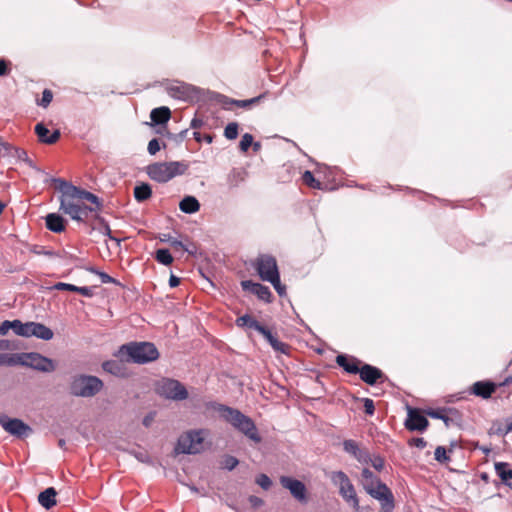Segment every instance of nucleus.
<instances>
[{
	"instance_id": "obj_24",
	"label": "nucleus",
	"mask_w": 512,
	"mask_h": 512,
	"mask_svg": "<svg viewBox=\"0 0 512 512\" xmlns=\"http://www.w3.org/2000/svg\"><path fill=\"white\" fill-rule=\"evenodd\" d=\"M495 472L498 477L508 486H512V468L509 463L506 462H496L495 463Z\"/></svg>"
},
{
	"instance_id": "obj_3",
	"label": "nucleus",
	"mask_w": 512,
	"mask_h": 512,
	"mask_svg": "<svg viewBox=\"0 0 512 512\" xmlns=\"http://www.w3.org/2000/svg\"><path fill=\"white\" fill-rule=\"evenodd\" d=\"M115 356L126 362L145 364L157 360L159 352L153 343L130 342L120 346Z\"/></svg>"
},
{
	"instance_id": "obj_1",
	"label": "nucleus",
	"mask_w": 512,
	"mask_h": 512,
	"mask_svg": "<svg viewBox=\"0 0 512 512\" xmlns=\"http://www.w3.org/2000/svg\"><path fill=\"white\" fill-rule=\"evenodd\" d=\"M101 208L102 203L95 194L93 199L81 193H66L60 196V210L76 221H84L90 213L98 212Z\"/></svg>"
},
{
	"instance_id": "obj_58",
	"label": "nucleus",
	"mask_w": 512,
	"mask_h": 512,
	"mask_svg": "<svg viewBox=\"0 0 512 512\" xmlns=\"http://www.w3.org/2000/svg\"><path fill=\"white\" fill-rule=\"evenodd\" d=\"M179 284H180V279L177 276L172 274L169 278L170 287L174 288V287H177Z\"/></svg>"
},
{
	"instance_id": "obj_25",
	"label": "nucleus",
	"mask_w": 512,
	"mask_h": 512,
	"mask_svg": "<svg viewBox=\"0 0 512 512\" xmlns=\"http://www.w3.org/2000/svg\"><path fill=\"white\" fill-rule=\"evenodd\" d=\"M56 495V490L49 487L39 494L38 501L45 509H51L56 505Z\"/></svg>"
},
{
	"instance_id": "obj_40",
	"label": "nucleus",
	"mask_w": 512,
	"mask_h": 512,
	"mask_svg": "<svg viewBox=\"0 0 512 512\" xmlns=\"http://www.w3.org/2000/svg\"><path fill=\"white\" fill-rule=\"evenodd\" d=\"M360 448V444L355 440L348 439L343 441V450L353 457L356 455L358 450H360Z\"/></svg>"
},
{
	"instance_id": "obj_19",
	"label": "nucleus",
	"mask_w": 512,
	"mask_h": 512,
	"mask_svg": "<svg viewBox=\"0 0 512 512\" xmlns=\"http://www.w3.org/2000/svg\"><path fill=\"white\" fill-rule=\"evenodd\" d=\"M336 363L349 374H357L362 366V361L353 356L340 354L336 357Z\"/></svg>"
},
{
	"instance_id": "obj_26",
	"label": "nucleus",
	"mask_w": 512,
	"mask_h": 512,
	"mask_svg": "<svg viewBox=\"0 0 512 512\" xmlns=\"http://www.w3.org/2000/svg\"><path fill=\"white\" fill-rule=\"evenodd\" d=\"M247 174L244 168H234L227 176V183L231 188H235L246 180Z\"/></svg>"
},
{
	"instance_id": "obj_48",
	"label": "nucleus",
	"mask_w": 512,
	"mask_h": 512,
	"mask_svg": "<svg viewBox=\"0 0 512 512\" xmlns=\"http://www.w3.org/2000/svg\"><path fill=\"white\" fill-rule=\"evenodd\" d=\"M53 99V94L49 89H45L42 93V98L38 102V105L42 107H47Z\"/></svg>"
},
{
	"instance_id": "obj_35",
	"label": "nucleus",
	"mask_w": 512,
	"mask_h": 512,
	"mask_svg": "<svg viewBox=\"0 0 512 512\" xmlns=\"http://www.w3.org/2000/svg\"><path fill=\"white\" fill-rule=\"evenodd\" d=\"M155 259L163 265H170L173 262V257L168 249H158L155 253Z\"/></svg>"
},
{
	"instance_id": "obj_17",
	"label": "nucleus",
	"mask_w": 512,
	"mask_h": 512,
	"mask_svg": "<svg viewBox=\"0 0 512 512\" xmlns=\"http://www.w3.org/2000/svg\"><path fill=\"white\" fill-rule=\"evenodd\" d=\"M241 286L244 290H248L253 294H256L259 299L266 302L271 301L272 293L267 286L260 283H254L251 280L242 281Z\"/></svg>"
},
{
	"instance_id": "obj_9",
	"label": "nucleus",
	"mask_w": 512,
	"mask_h": 512,
	"mask_svg": "<svg viewBox=\"0 0 512 512\" xmlns=\"http://www.w3.org/2000/svg\"><path fill=\"white\" fill-rule=\"evenodd\" d=\"M157 393L166 399L181 401L188 397V391L185 386L174 379H163L157 384Z\"/></svg>"
},
{
	"instance_id": "obj_21",
	"label": "nucleus",
	"mask_w": 512,
	"mask_h": 512,
	"mask_svg": "<svg viewBox=\"0 0 512 512\" xmlns=\"http://www.w3.org/2000/svg\"><path fill=\"white\" fill-rule=\"evenodd\" d=\"M497 385L491 381H477L472 386V393L483 399H488L495 392Z\"/></svg>"
},
{
	"instance_id": "obj_49",
	"label": "nucleus",
	"mask_w": 512,
	"mask_h": 512,
	"mask_svg": "<svg viewBox=\"0 0 512 512\" xmlns=\"http://www.w3.org/2000/svg\"><path fill=\"white\" fill-rule=\"evenodd\" d=\"M369 464L376 470L381 471L384 467V459L380 456H374L373 458L370 456Z\"/></svg>"
},
{
	"instance_id": "obj_34",
	"label": "nucleus",
	"mask_w": 512,
	"mask_h": 512,
	"mask_svg": "<svg viewBox=\"0 0 512 512\" xmlns=\"http://www.w3.org/2000/svg\"><path fill=\"white\" fill-rule=\"evenodd\" d=\"M96 219L101 224L100 231L103 235L107 236L110 240L115 241L117 246H120V239L112 236V232L110 229L109 224L105 221L104 218L100 217L99 215H96Z\"/></svg>"
},
{
	"instance_id": "obj_45",
	"label": "nucleus",
	"mask_w": 512,
	"mask_h": 512,
	"mask_svg": "<svg viewBox=\"0 0 512 512\" xmlns=\"http://www.w3.org/2000/svg\"><path fill=\"white\" fill-rule=\"evenodd\" d=\"M253 144V136L249 133H245L239 143V148L242 152H247L249 147Z\"/></svg>"
},
{
	"instance_id": "obj_43",
	"label": "nucleus",
	"mask_w": 512,
	"mask_h": 512,
	"mask_svg": "<svg viewBox=\"0 0 512 512\" xmlns=\"http://www.w3.org/2000/svg\"><path fill=\"white\" fill-rule=\"evenodd\" d=\"M354 458L361 464H369L370 462V454L364 447H361L360 450H358Z\"/></svg>"
},
{
	"instance_id": "obj_44",
	"label": "nucleus",
	"mask_w": 512,
	"mask_h": 512,
	"mask_svg": "<svg viewBox=\"0 0 512 512\" xmlns=\"http://www.w3.org/2000/svg\"><path fill=\"white\" fill-rule=\"evenodd\" d=\"M255 482L264 490H269L272 486V481L266 474H259Z\"/></svg>"
},
{
	"instance_id": "obj_31",
	"label": "nucleus",
	"mask_w": 512,
	"mask_h": 512,
	"mask_svg": "<svg viewBox=\"0 0 512 512\" xmlns=\"http://www.w3.org/2000/svg\"><path fill=\"white\" fill-rule=\"evenodd\" d=\"M151 195H152L151 187L146 183L137 185L134 188V197L138 202H143V201L149 199L151 197Z\"/></svg>"
},
{
	"instance_id": "obj_63",
	"label": "nucleus",
	"mask_w": 512,
	"mask_h": 512,
	"mask_svg": "<svg viewBox=\"0 0 512 512\" xmlns=\"http://www.w3.org/2000/svg\"><path fill=\"white\" fill-rule=\"evenodd\" d=\"M160 239L161 241L168 242L170 244V241L173 240L174 238L171 237L170 235H163V237H161Z\"/></svg>"
},
{
	"instance_id": "obj_32",
	"label": "nucleus",
	"mask_w": 512,
	"mask_h": 512,
	"mask_svg": "<svg viewBox=\"0 0 512 512\" xmlns=\"http://www.w3.org/2000/svg\"><path fill=\"white\" fill-rule=\"evenodd\" d=\"M22 354H0V365L1 366H15L18 364L22 365Z\"/></svg>"
},
{
	"instance_id": "obj_37",
	"label": "nucleus",
	"mask_w": 512,
	"mask_h": 512,
	"mask_svg": "<svg viewBox=\"0 0 512 512\" xmlns=\"http://www.w3.org/2000/svg\"><path fill=\"white\" fill-rule=\"evenodd\" d=\"M426 414L431 418L443 420L446 426H449V422L451 421L445 409H429L426 411Z\"/></svg>"
},
{
	"instance_id": "obj_59",
	"label": "nucleus",
	"mask_w": 512,
	"mask_h": 512,
	"mask_svg": "<svg viewBox=\"0 0 512 512\" xmlns=\"http://www.w3.org/2000/svg\"><path fill=\"white\" fill-rule=\"evenodd\" d=\"M153 420H154V414L150 413V414H148L147 416L144 417L143 425L146 426V427H149L151 425V423L153 422Z\"/></svg>"
},
{
	"instance_id": "obj_38",
	"label": "nucleus",
	"mask_w": 512,
	"mask_h": 512,
	"mask_svg": "<svg viewBox=\"0 0 512 512\" xmlns=\"http://www.w3.org/2000/svg\"><path fill=\"white\" fill-rule=\"evenodd\" d=\"M263 97H264L263 95H260V96L253 97L251 99H246V100H232L231 103L239 108L248 109V108L252 107L253 105L258 104Z\"/></svg>"
},
{
	"instance_id": "obj_7",
	"label": "nucleus",
	"mask_w": 512,
	"mask_h": 512,
	"mask_svg": "<svg viewBox=\"0 0 512 512\" xmlns=\"http://www.w3.org/2000/svg\"><path fill=\"white\" fill-rule=\"evenodd\" d=\"M206 435L207 431L204 429L188 431L179 437L176 450L185 454L199 453L203 450Z\"/></svg>"
},
{
	"instance_id": "obj_11",
	"label": "nucleus",
	"mask_w": 512,
	"mask_h": 512,
	"mask_svg": "<svg viewBox=\"0 0 512 512\" xmlns=\"http://www.w3.org/2000/svg\"><path fill=\"white\" fill-rule=\"evenodd\" d=\"M255 267L263 281L277 280V276H279L276 259L270 255H260L256 260Z\"/></svg>"
},
{
	"instance_id": "obj_42",
	"label": "nucleus",
	"mask_w": 512,
	"mask_h": 512,
	"mask_svg": "<svg viewBox=\"0 0 512 512\" xmlns=\"http://www.w3.org/2000/svg\"><path fill=\"white\" fill-rule=\"evenodd\" d=\"M224 136L229 140H234L238 136V124L236 122L229 123L224 130Z\"/></svg>"
},
{
	"instance_id": "obj_14",
	"label": "nucleus",
	"mask_w": 512,
	"mask_h": 512,
	"mask_svg": "<svg viewBox=\"0 0 512 512\" xmlns=\"http://www.w3.org/2000/svg\"><path fill=\"white\" fill-rule=\"evenodd\" d=\"M279 480L283 488L289 490L298 502L306 503L308 501L307 488L302 481L289 476H281Z\"/></svg>"
},
{
	"instance_id": "obj_54",
	"label": "nucleus",
	"mask_w": 512,
	"mask_h": 512,
	"mask_svg": "<svg viewBox=\"0 0 512 512\" xmlns=\"http://www.w3.org/2000/svg\"><path fill=\"white\" fill-rule=\"evenodd\" d=\"M409 445L415 446L419 449H423L426 447L427 442L424 440V438L416 437V438H412L411 440H409Z\"/></svg>"
},
{
	"instance_id": "obj_13",
	"label": "nucleus",
	"mask_w": 512,
	"mask_h": 512,
	"mask_svg": "<svg viewBox=\"0 0 512 512\" xmlns=\"http://www.w3.org/2000/svg\"><path fill=\"white\" fill-rule=\"evenodd\" d=\"M22 365L31 367L41 372H52L55 370V364L50 358L44 357L39 353H22Z\"/></svg>"
},
{
	"instance_id": "obj_64",
	"label": "nucleus",
	"mask_w": 512,
	"mask_h": 512,
	"mask_svg": "<svg viewBox=\"0 0 512 512\" xmlns=\"http://www.w3.org/2000/svg\"><path fill=\"white\" fill-rule=\"evenodd\" d=\"M496 433H497V434H500V435H505V434H506V433H505V429H503V428H501V427H498V428L496 429Z\"/></svg>"
},
{
	"instance_id": "obj_47",
	"label": "nucleus",
	"mask_w": 512,
	"mask_h": 512,
	"mask_svg": "<svg viewBox=\"0 0 512 512\" xmlns=\"http://www.w3.org/2000/svg\"><path fill=\"white\" fill-rule=\"evenodd\" d=\"M238 460L234 456H226L222 462L223 468L231 471L238 465Z\"/></svg>"
},
{
	"instance_id": "obj_53",
	"label": "nucleus",
	"mask_w": 512,
	"mask_h": 512,
	"mask_svg": "<svg viewBox=\"0 0 512 512\" xmlns=\"http://www.w3.org/2000/svg\"><path fill=\"white\" fill-rule=\"evenodd\" d=\"M147 149L151 155H155L160 150V143L158 139L154 138L150 140Z\"/></svg>"
},
{
	"instance_id": "obj_61",
	"label": "nucleus",
	"mask_w": 512,
	"mask_h": 512,
	"mask_svg": "<svg viewBox=\"0 0 512 512\" xmlns=\"http://www.w3.org/2000/svg\"><path fill=\"white\" fill-rule=\"evenodd\" d=\"M11 348L10 342L8 340L0 341V350H8Z\"/></svg>"
},
{
	"instance_id": "obj_52",
	"label": "nucleus",
	"mask_w": 512,
	"mask_h": 512,
	"mask_svg": "<svg viewBox=\"0 0 512 512\" xmlns=\"http://www.w3.org/2000/svg\"><path fill=\"white\" fill-rule=\"evenodd\" d=\"M54 288L56 290H67V291H71V292H76L77 290V286L73 285V284H69V283H64V282H58L54 285Z\"/></svg>"
},
{
	"instance_id": "obj_56",
	"label": "nucleus",
	"mask_w": 512,
	"mask_h": 512,
	"mask_svg": "<svg viewBox=\"0 0 512 512\" xmlns=\"http://www.w3.org/2000/svg\"><path fill=\"white\" fill-rule=\"evenodd\" d=\"M249 502L253 507H259L263 505V500L257 496H250Z\"/></svg>"
},
{
	"instance_id": "obj_50",
	"label": "nucleus",
	"mask_w": 512,
	"mask_h": 512,
	"mask_svg": "<svg viewBox=\"0 0 512 512\" xmlns=\"http://www.w3.org/2000/svg\"><path fill=\"white\" fill-rule=\"evenodd\" d=\"M269 282L273 285L274 289L277 291V293H278L280 296L285 295V293H286V287H285V285H282V284H281V281H280V275H279V276H277V280H272V281H269Z\"/></svg>"
},
{
	"instance_id": "obj_39",
	"label": "nucleus",
	"mask_w": 512,
	"mask_h": 512,
	"mask_svg": "<svg viewBox=\"0 0 512 512\" xmlns=\"http://www.w3.org/2000/svg\"><path fill=\"white\" fill-rule=\"evenodd\" d=\"M18 325H20V320L3 321L2 323H0V334L5 335L10 329H12L14 333L17 335Z\"/></svg>"
},
{
	"instance_id": "obj_2",
	"label": "nucleus",
	"mask_w": 512,
	"mask_h": 512,
	"mask_svg": "<svg viewBox=\"0 0 512 512\" xmlns=\"http://www.w3.org/2000/svg\"><path fill=\"white\" fill-rule=\"evenodd\" d=\"M209 407L220 413L221 417L230 423L235 429L243 433L255 443L261 442V437L253 420L241 411L223 404L212 402Z\"/></svg>"
},
{
	"instance_id": "obj_23",
	"label": "nucleus",
	"mask_w": 512,
	"mask_h": 512,
	"mask_svg": "<svg viewBox=\"0 0 512 512\" xmlns=\"http://www.w3.org/2000/svg\"><path fill=\"white\" fill-rule=\"evenodd\" d=\"M263 337L268 341V343L272 346V348L276 352H280L282 354H288L290 351V346L287 343L280 341L276 336H274L271 331L267 328L264 329V332L261 333Z\"/></svg>"
},
{
	"instance_id": "obj_62",
	"label": "nucleus",
	"mask_w": 512,
	"mask_h": 512,
	"mask_svg": "<svg viewBox=\"0 0 512 512\" xmlns=\"http://www.w3.org/2000/svg\"><path fill=\"white\" fill-rule=\"evenodd\" d=\"M512 432V419L507 420V424L505 427V433Z\"/></svg>"
},
{
	"instance_id": "obj_57",
	"label": "nucleus",
	"mask_w": 512,
	"mask_h": 512,
	"mask_svg": "<svg viewBox=\"0 0 512 512\" xmlns=\"http://www.w3.org/2000/svg\"><path fill=\"white\" fill-rule=\"evenodd\" d=\"M99 276L101 278V281L102 283H114L115 280L114 278H112L111 276H109L108 274L104 273V272H100L99 273Z\"/></svg>"
},
{
	"instance_id": "obj_16",
	"label": "nucleus",
	"mask_w": 512,
	"mask_h": 512,
	"mask_svg": "<svg viewBox=\"0 0 512 512\" xmlns=\"http://www.w3.org/2000/svg\"><path fill=\"white\" fill-rule=\"evenodd\" d=\"M360 379L368 385H375L384 378V373L377 367L370 364H362L358 373Z\"/></svg>"
},
{
	"instance_id": "obj_12",
	"label": "nucleus",
	"mask_w": 512,
	"mask_h": 512,
	"mask_svg": "<svg viewBox=\"0 0 512 512\" xmlns=\"http://www.w3.org/2000/svg\"><path fill=\"white\" fill-rule=\"evenodd\" d=\"M0 425L9 434L22 438L31 433L29 425L18 418H10L5 414H0Z\"/></svg>"
},
{
	"instance_id": "obj_18",
	"label": "nucleus",
	"mask_w": 512,
	"mask_h": 512,
	"mask_svg": "<svg viewBox=\"0 0 512 512\" xmlns=\"http://www.w3.org/2000/svg\"><path fill=\"white\" fill-rule=\"evenodd\" d=\"M124 362H126V360H121L120 358H118V360H108L103 362L102 368L105 372L114 376L126 378L129 376V372Z\"/></svg>"
},
{
	"instance_id": "obj_10",
	"label": "nucleus",
	"mask_w": 512,
	"mask_h": 512,
	"mask_svg": "<svg viewBox=\"0 0 512 512\" xmlns=\"http://www.w3.org/2000/svg\"><path fill=\"white\" fill-rule=\"evenodd\" d=\"M17 335L23 337H36L42 340H51L54 336L53 331L42 323L26 322L18 325Z\"/></svg>"
},
{
	"instance_id": "obj_20",
	"label": "nucleus",
	"mask_w": 512,
	"mask_h": 512,
	"mask_svg": "<svg viewBox=\"0 0 512 512\" xmlns=\"http://www.w3.org/2000/svg\"><path fill=\"white\" fill-rule=\"evenodd\" d=\"M35 133L39 141L45 144H54L60 138L59 130H55L54 132L50 133L48 128L42 123H38L35 126Z\"/></svg>"
},
{
	"instance_id": "obj_4",
	"label": "nucleus",
	"mask_w": 512,
	"mask_h": 512,
	"mask_svg": "<svg viewBox=\"0 0 512 512\" xmlns=\"http://www.w3.org/2000/svg\"><path fill=\"white\" fill-rule=\"evenodd\" d=\"M188 169V165L184 162H157L147 166L146 172L150 179L165 183L178 175H183Z\"/></svg>"
},
{
	"instance_id": "obj_29",
	"label": "nucleus",
	"mask_w": 512,
	"mask_h": 512,
	"mask_svg": "<svg viewBox=\"0 0 512 512\" xmlns=\"http://www.w3.org/2000/svg\"><path fill=\"white\" fill-rule=\"evenodd\" d=\"M179 208L184 213L192 214L199 211L200 203L195 197L186 196L179 203Z\"/></svg>"
},
{
	"instance_id": "obj_22",
	"label": "nucleus",
	"mask_w": 512,
	"mask_h": 512,
	"mask_svg": "<svg viewBox=\"0 0 512 512\" xmlns=\"http://www.w3.org/2000/svg\"><path fill=\"white\" fill-rule=\"evenodd\" d=\"M53 182L55 183L56 189H58L61 192V196L66 195V193H69V194L81 193L84 196H87L88 198L90 197L91 199H93V193L83 190V189H80V188L68 183L67 181H65L63 179L56 178V179H53Z\"/></svg>"
},
{
	"instance_id": "obj_55",
	"label": "nucleus",
	"mask_w": 512,
	"mask_h": 512,
	"mask_svg": "<svg viewBox=\"0 0 512 512\" xmlns=\"http://www.w3.org/2000/svg\"><path fill=\"white\" fill-rule=\"evenodd\" d=\"M76 292L85 297H91L93 295L92 289L87 286H83V287L77 286Z\"/></svg>"
},
{
	"instance_id": "obj_8",
	"label": "nucleus",
	"mask_w": 512,
	"mask_h": 512,
	"mask_svg": "<svg viewBox=\"0 0 512 512\" xmlns=\"http://www.w3.org/2000/svg\"><path fill=\"white\" fill-rule=\"evenodd\" d=\"M365 491L374 499L380 501L381 510L383 512H392L394 509V496L392 491L388 488V486L381 482L376 481V484L373 485V482H367L363 484Z\"/></svg>"
},
{
	"instance_id": "obj_15",
	"label": "nucleus",
	"mask_w": 512,
	"mask_h": 512,
	"mask_svg": "<svg viewBox=\"0 0 512 512\" xmlns=\"http://www.w3.org/2000/svg\"><path fill=\"white\" fill-rule=\"evenodd\" d=\"M428 425L427 418L418 409L408 408V416L405 421L406 429L423 432L427 429Z\"/></svg>"
},
{
	"instance_id": "obj_36",
	"label": "nucleus",
	"mask_w": 512,
	"mask_h": 512,
	"mask_svg": "<svg viewBox=\"0 0 512 512\" xmlns=\"http://www.w3.org/2000/svg\"><path fill=\"white\" fill-rule=\"evenodd\" d=\"M170 246L175 251H183V252H188L190 254L194 253V250L192 249V248H194V246L192 244L184 243L183 241L177 240L175 238L170 241Z\"/></svg>"
},
{
	"instance_id": "obj_46",
	"label": "nucleus",
	"mask_w": 512,
	"mask_h": 512,
	"mask_svg": "<svg viewBox=\"0 0 512 512\" xmlns=\"http://www.w3.org/2000/svg\"><path fill=\"white\" fill-rule=\"evenodd\" d=\"M361 476L364 480V483L373 482V485L376 484V481H380V479L374 475V473L368 468H364L362 470Z\"/></svg>"
},
{
	"instance_id": "obj_30",
	"label": "nucleus",
	"mask_w": 512,
	"mask_h": 512,
	"mask_svg": "<svg viewBox=\"0 0 512 512\" xmlns=\"http://www.w3.org/2000/svg\"><path fill=\"white\" fill-rule=\"evenodd\" d=\"M236 323L240 327H248L256 330L260 334L264 332L265 326L261 325L257 320L249 315H243L236 320Z\"/></svg>"
},
{
	"instance_id": "obj_5",
	"label": "nucleus",
	"mask_w": 512,
	"mask_h": 512,
	"mask_svg": "<svg viewBox=\"0 0 512 512\" xmlns=\"http://www.w3.org/2000/svg\"><path fill=\"white\" fill-rule=\"evenodd\" d=\"M329 479L332 484L338 487L339 495L348 503L355 511L359 510V498L356 489L349 479L348 475L341 471H332L329 473Z\"/></svg>"
},
{
	"instance_id": "obj_51",
	"label": "nucleus",
	"mask_w": 512,
	"mask_h": 512,
	"mask_svg": "<svg viewBox=\"0 0 512 512\" xmlns=\"http://www.w3.org/2000/svg\"><path fill=\"white\" fill-rule=\"evenodd\" d=\"M363 403H364L365 413L370 416L373 415L375 412L374 401L370 398H364Z\"/></svg>"
},
{
	"instance_id": "obj_27",
	"label": "nucleus",
	"mask_w": 512,
	"mask_h": 512,
	"mask_svg": "<svg viewBox=\"0 0 512 512\" xmlns=\"http://www.w3.org/2000/svg\"><path fill=\"white\" fill-rule=\"evenodd\" d=\"M46 227L55 233H60L65 230L64 219L55 213H50L46 216Z\"/></svg>"
},
{
	"instance_id": "obj_28",
	"label": "nucleus",
	"mask_w": 512,
	"mask_h": 512,
	"mask_svg": "<svg viewBox=\"0 0 512 512\" xmlns=\"http://www.w3.org/2000/svg\"><path fill=\"white\" fill-rule=\"evenodd\" d=\"M170 117V109L165 106L153 109L150 114L151 121L155 124H164L168 122Z\"/></svg>"
},
{
	"instance_id": "obj_41",
	"label": "nucleus",
	"mask_w": 512,
	"mask_h": 512,
	"mask_svg": "<svg viewBox=\"0 0 512 512\" xmlns=\"http://www.w3.org/2000/svg\"><path fill=\"white\" fill-rule=\"evenodd\" d=\"M302 180L309 187L317 189H320L321 187V183L315 179L311 171H305L302 175Z\"/></svg>"
},
{
	"instance_id": "obj_33",
	"label": "nucleus",
	"mask_w": 512,
	"mask_h": 512,
	"mask_svg": "<svg viewBox=\"0 0 512 512\" xmlns=\"http://www.w3.org/2000/svg\"><path fill=\"white\" fill-rule=\"evenodd\" d=\"M449 453L453 452V446L447 451V449L444 446H438L435 449L434 457L435 460L439 463H447L450 461Z\"/></svg>"
},
{
	"instance_id": "obj_60",
	"label": "nucleus",
	"mask_w": 512,
	"mask_h": 512,
	"mask_svg": "<svg viewBox=\"0 0 512 512\" xmlns=\"http://www.w3.org/2000/svg\"><path fill=\"white\" fill-rule=\"evenodd\" d=\"M8 73L7 63L4 60H0V76L6 75Z\"/></svg>"
},
{
	"instance_id": "obj_6",
	"label": "nucleus",
	"mask_w": 512,
	"mask_h": 512,
	"mask_svg": "<svg viewBox=\"0 0 512 512\" xmlns=\"http://www.w3.org/2000/svg\"><path fill=\"white\" fill-rule=\"evenodd\" d=\"M103 388V382L95 376L79 375L71 382L70 392L78 397H93Z\"/></svg>"
}]
</instances>
